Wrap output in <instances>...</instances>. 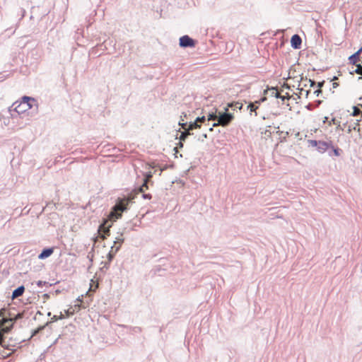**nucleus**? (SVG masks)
I'll list each match as a JSON object with an SVG mask.
<instances>
[{"instance_id": "obj_1", "label": "nucleus", "mask_w": 362, "mask_h": 362, "mask_svg": "<svg viewBox=\"0 0 362 362\" xmlns=\"http://www.w3.org/2000/svg\"><path fill=\"white\" fill-rule=\"evenodd\" d=\"M129 201L125 198H118L116 204L112 207L110 213V217L114 221H116L122 217L124 211L128 209Z\"/></svg>"}, {"instance_id": "obj_2", "label": "nucleus", "mask_w": 362, "mask_h": 362, "mask_svg": "<svg viewBox=\"0 0 362 362\" xmlns=\"http://www.w3.org/2000/svg\"><path fill=\"white\" fill-rule=\"evenodd\" d=\"M228 111V107H225L224 112H218V122L213 124V127L218 126L227 127L231 123L234 119V115Z\"/></svg>"}, {"instance_id": "obj_3", "label": "nucleus", "mask_w": 362, "mask_h": 362, "mask_svg": "<svg viewBox=\"0 0 362 362\" xmlns=\"http://www.w3.org/2000/svg\"><path fill=\"white\" fill-rule=\"evenodd\" d=\"M1 319H0V330L4 329V316L1 315ZM3 339L0 337V359H5L10 357L13 354V350L10 349L8 346H6L3 344Z\"/></svg>"}, {"instance_id": "obj_4", "label": "nucleus", "mask_w": 362, "mask_h": 362, "mask_svg": "<svg viewBox=\"0 0 362 362\" xmlns=\"http://www.w3.org/2000/svg\"><path fill=\"white\" fill-rule=\"evenodd\" d=\"M28 102L35 103H36V100L33 98L29 96H23L22 98V101L17 106L15 107L14 110L18 114L23 113L28 110L27 109V105Z\"/></svg>"}, {"instance_id": "obj_5", "label": "nucleus", "mask_w": 362, "mask_h": 362, "mask_svg": "<svg viewBox=\"0 0 362 362\" xmlns=\"http://www.w3.org/2000/svg\"><path fill=\"white\" fill-rule=\"evenodd\" d=\"M197 43L196 40H194L187 35H185L180 37L179 45L182 48L194 47Z\"/></svg>"}, {"instance_id": "obj_6", "label": "nucleus", "mask_w": 362, "mask_h": 362, "mask_svg": "<svg viewBox=\"0 0 362 362\" xmlns=\"http://www.w3.org/2000/svg\"><path fill=\"white\" fill-rule=\"evenodd\" d=\"M107 220L104 219L103 221L99 225L98 232L99 236L102 239H106L110 235V227L112 225L108 226H106Z\"/></svg>"}, {"instance_id": "obj_7", "label": "nucleus", "mask_w": 362, "mask_h": 362, "mask_svg": "<svg viewBox=\"0 0 362 362\" xmlns=\"http://www.w3.org/2000/svg\"><path fill=\"white\" fill-rule=\"evenodd\" d=\"M152 177L153 173L151 171H148L144 174V183L142 185L139 187V190L140 192H144V188H146V189H148V183L151 182Z\"/></svg>"}, {"instance_id": "obj_8", "label": "nucleus", "mask_w": 362, "mask_h": 362, "mask_svg": "<svg viewBox=\"0 0 362 362\" xmlns=\"http://www.w3.org/2000/svg\"><path fill=\"white\" fill-rule=\"evenodd\" d=\"M302 44V39L298 35H293L291 38V45L295 49H298L300 48Z\"/></svg>"}, {"instance_id": "obj_9", "label": "nucleus", "mask_w": 362, "mask_h": 362, "mask_svg": "<svg viewBox=\"0 0 362 362\" xmlns=\"http://www.w3.org/2000/svg\"><path fill=\"white\" fill-rule=\"evenodd\" d=\"M206 118L204 116L197 117L194 122H190L189 123V127H187V129L192 131L193 129L200 128L201 125L199 124V122H204Z\"/></svg>"}, {"instance_id": "obj_10", "label": "nucleus", "mask_w": 362, "mask_h": 362, "mask_svg": "<svg viewBox=\"0 0 362 362\" xmlns=\"http://www.w3.org/2000/svg\"><path fill=\"white\" fill-rule=\"evenodd\" d=\"M331 143L332 141H318L316 146L317 150L320 153H323L331 146Z\"/></svg>"}, {"instance_id": "obj_11", "label": "nucleus", "mask_w": 362, "mask_h": 362, "mask_svg": "<svg viewBox=\"0 0 362 362\" xmlns=\"http://www.w3.org/2000/svg\"><path fill=\"white\" fill-rule=\"evenodd\" d=\"M54 250V247L44 248L41 251V252L39 254L38 259H45L46 258L50 257L53 254Z\"/></svg>"}, {"instance_id": "obj_12", "label": "nucleus", "mask_w": 362, "mask_h": 362, "mask_svg": "<svg viewBox=\"0 0 362 362\" xmlns=\"http://www.w3.org/2000/svg\"><path fill=\"white\" fill-rule=\"evenodd\" d=\"M362 52V47L354 54L349 57V61L351 64H356L360 60V55Z\"/></svg>"}, {"instance_id": "obj_13", "label": "nucleus", "mask_w": 362, "mask_h": 362, "mask_svg": "<svg viewBox=\"0 0 362 362\" xmlns=\"http://www.w3.org/2000/svg\"><path fill=\"white\" fill-rule=\"evenodd\" d=\"M25 292V287L24 286H20L16 289L13 291L11 298L12 299L17 298L21 296H23V293Z\"/></svg>"}, {"instance_id": "obj_14", "label": "nucleus", "mask_w": 362, "mask_h": 362, "mask_svg": "<svg viewBox=\"0 0 362 362\" xmlns=\"http://www.w3.org/2000/svg\"><path fill=\"white\" fill-rule=\"evenodd\" d=\"M32 313H33V311L30 312L28 308H25L22 312H18L16 314L15 317L16 320H21L24 317L28 318L29 317V315H30Z\"/></svg>"}, {"instance_id": "obj_15", "label": "nucleus", "mask_w": 362, "mask_h": 362, "mask_svg": "<svg viewBox=\"0 0 362 362\" xmlns=\"http://www.w3.org/2000/svg\"><path fill=\"white\" fill-rule=\"evenodd\" d=\"M124 242V238H122V234H120L119 236L115 238V240L114 241V245L115 246V253H117L119 249H120V247L122 245V244Z\"/></svg>"}, {"instance_id": "obj_16", "label": "nucleus", "mask_w": 362, "mask_h": 362, "mask_svg": "<svg viewBox=\"0 0 362 362\" xmlns=\"http://www.w3.org/2000/svg\"><path fill=\"white\" fill-rule=\"evenodd\" d=\"M322 101L320 100H317L314 103H309L306 106L305 108L308 110L312 111L315 108L318 107L321 104Z\"/></svg>"}, {"instance_id": "obj_17", "label": "nucleus", "mask_w": 362, "mask_h": 362, "mask_svg": "<svg viewBox=\"0 0 362 362\" xmlns=\"http://www.w3.org/2000/svg\"><path fill=\"white\" fill-rule=\"evenodd\" d=\"M243 107V104L239 102H232V103H228V105L226 107H228V109L229 107H230L233 110H235V109L242 110Z\"/></svg>"}, {"instance_id": "obj_18", "label": "nucleus", "mask_w": 362, "mask_h": 362, "mask_svg": "<svg viewBox=\"0 0 362 362\" xmlns=\"http://www.w3.org/2000/svg\"><path fill=\"white\" fill-rule=\"evenodd\" d=\"M259 108L258 105H255V103H252L250 102L247 107V110H250V115L252 114V112H255V116L257 115V110Z\"/></svg>"}, {"instance_id": "obj_19", "label": "nucleus", "mask_w": 362, "mask_h": 362, "mask_svg": "<svg viewBox=\"0 0 362 362\" xmlns=\"http://www.w3.org/2000/svg\"><path fill=\"white\" fill-rule=\"evenodd\" d=\"M190 131L191 130H184L182 132H180L181 134L180 137H176V139H179V140H180L181 141H185L188 137V136L191 134Z\"/></svg>"}, {"instance_id": "obj_20", "label": "nucleus", "mask_w": 362, "mask_h": 362, "mask_svg": "<svg viewBox=\"0 0 362 362\" xmlns=\"http://www.w3.org/2000/svg\"><path fill=\"white\" fill-rule=\"evenodd\" d=\"M50 322H46L44 325L39 326L37 329H35L32 334V336H35L40 332H41L47 326H49Z\"/></svg>"}, {"instance_id": "obj_21", "label": "nucleus", "mask_w": 362, "mask_h": 362, "mask_svg": "<svg viewBox=\"0 0 362 362\" xmlns=\"http://www.w3.org/2000/svg\"><path fill=\"white\" fill-rule=\"evenodd\" d=\"M218 112L216 110L215 112H209L208 115V120L217 121L218 122Z\"/></svg>"}, {"instance_id": "obj_22", "label": "nucleus", "mask_w": 362, "mask_h": 362, "mask_svg": "<svg viewBox=\"0 0 362 362\" xmlns=\"http://www.w3.org/2000/svg\"><path fill=\"white\" fill-rule=\"evenodd\" d=\"M115 246H112L111 247V250L108 252L107 255V261L108 262H111L112 261V259H114L115 257V255L116 253H115Z\"/></svg>"}, {"instance_id": "obj_23", "label": "nucleus", "mask_w": 362, "mask_h": 362, "mask_svg": "<svg viewBox=\"0 0 362 362\" xmlns=\"http://www.w3.org/2000/svg\"><path fill=\"white\" fill-rule=\"evenodd\" d=\"M146 189V188H144V192H141V194H142V197L144 199H150L152 196L151 194H146L144 193V190ZM136 194H140V192L139 190V187L136 189Z\"/></svg>"}, {"instance_id": "obj_24", "label": "nucleus", "mask_w": 362, "mask_h": 362, "mask_svg": "<svg viewBox=\"0 0 362 362\" xmlns=\"http://www.w3.org/2000/svg\"><path fill=\"white\" fill-rule=\"evenodd\" d=\"M355 65L357 68L353 72H351V74H353L354 73H356L357 74L362 75V65L360 64H356Z\"/></svg>"}, {"instance_id": "obj_25", "label": "nucleus", "mask_w": 362, "mask_h": 362, "mask_svg": "<svg viewBox=\"0 0 362 362\" xmlns=\"http://www.w3.org/2000/svg\"><path fill=\"white\" fill-rule=\"evenodd\" d=\"M353 110L354 111L351 114L352 116L356 117L358 116V115H362V111L360 109H358L356 106H354Z\"/></svg>"}, {"instance_id": "obj_26", "label": "nucleus", "mask_w": 362, "mask_h": 362, "mask_svg": "<svg viewBox=\"0 0 362 362\" xmlns=\"http://www.w3.org/2000/svg\"><path fill=\"white\" fill-rule=\"evenodd\" d=\"M64 315L61 313L60 315H53L51 318L50 324L54 322H57L59 320H62L64 318Z\"/></svg>"}, {"instance_id": "obj_27", "label": "nucleus", "mask_w": 362, "mask_h": 362, "mask_svg": "<svg viewBox=\"0 0 362 362\" xmlns=\"http://www.w3.org/2000/svg\"><path fill=\"white\" fill-rule=\"evenodd\" d=\"M330 147L332 148L334 156H340V151H341L340 148H339L337 147V148L334 147L332 144H331Z\"/></svg>"}, {"instance_id": "obj_28", "label": "nucleus", "mask_w": 362, "mask_h": 362, "mask_svg": "<svg viewBox=\"0 0 362 362\" xmlns=\"http://www.w3.org/2000/svg\"><path fill=\"white\" fill-rule=\"evenodd\" d=\"M34 107H35V110H37V101L35 103L28 102V104L27 105L28 110H30V109L33 108Z\"/></svg>"}, {"instance_id": "obj_29", "label": "nucleus", "mask_w": 362, "mask_h": 362, "mask_svg": "<svg viewBox=\"0 0 362 362\" xmlns=\"http://www.w3.org/2000/svg\"><path fill=\"white\" fill-rule=\"evenodd\" d=\"M94 247H95V245H93L91 250L88 252V254L87 255V257L90 259V262L93 261Z\"/></svg>"}, {"instance_id": "obj_30", "label": "nucleus", "mask_w": 362, "mask_h": 362, "mask_svg": "<svg viewBox=\"0 0 362 362\" xmlns=\"http://www.w3.org/2000/svg\"><path fill=\"white\" fill-rule=\"evenodd\" d=\"M179 125L184 130H188L187 127H189V123L187 122H179Z\"/></svg>"}, {"instance_id": "obj_31", "label": "nucleus", "mask_w": 362, "mask_h": 362, "mask_svg": "<svg viewBox=\"0 0 362 362\" xmlns=\"http://www.w3.org/2000/svg\"><path fill=\"white\" fill-rule=\"evenodd\" d=\"M317 141H317V140H312V139H310L308 141L309 146H311L312 147H316L317 145Z\"/></svg>"}, {"instance_id": "obj_32", "label": "nucleus", "mask_w": 362, "mask_h": 362, "mask_svg": "<svg viewBox=\"0 0 362 362\" xmlns=\"http://www.w3.org/2000/svg\"><path fill=\"white\" fill-rule=\"evenodd\" d=\"M266 100H267V98L263 97V98H260L259 100L255 101L254 103H255V105L259 106L262 103L264 102Z\"/></svg>"}, {"instance_id": "obj_33", "label": "nucleus", "mask_w": 362, "mask_h": 362, "mask_svg": "<svg viewBox=\"0 0 362 362\" xmlns=\"http://www.w3.org/2000/svg\"><path fill=\"white\" fill-rule=\"evenodd\" d=\"M305 80H307L310 83V87H314L316 85L315 81L313 79H310V78L308 79L307 78H305Z\"/></svg>"}, {"instance_id": "obj_34", "label": "nucleus", "mask_w": 362, "mask_h": 362, "mask_svg": "<svg viewBox=\"0 0 362 362\" xmlns=\"http://www.w3.org/2000/svg\"><path fill=\"white\" fill-rule=\"evenodd\" d=\"M110 262H104V266L101 268L102 271H104V269H107L110 267Z\"/></svg>"}, {"instance_id": "obj_35", "label": "nucleus", "mask_w": 362, "mask_h": 362, "mask_svg": "<svg viewBox=\"0 0 362 362\" xmlns=\"http://www.w3.org/2000/svg\"><path fill=\"white\" fill-rule=\"evenodd\" d=\"M325 83V81H322L318 82L317 83V88H320V89H322V88L324 86Z\"/></svg>"}, {"instance_id": "obj_36", "label": "nucleus", "mask_w": 362, "mask_h": 362, "mask_svg": "<svg viewBox=\"0 0 362 362\" xmlns=\"http://www.w3.org/2000/svg\"><path fill=\"white\" fill-rule=\"evenodd\" d=\"M322 93V89L317 88L316 90L314 91V94L316 95V96H320V95Z\"/></svg>"}, {"instance_id": "obj_37", "label": "nucleus", "mask_w": 362, "mask_h": 362, "mask_svg": "<svg viewBox=\"0 0 362 362\" xmlns=\"http://www.w3.org/2000/svg\"><path fill=\"white\" fill-rule=\"evenodd\" d=\"M272 95L274 96L275 95H280L276 91V89L274 88H272Z\"/></svg>"}, {"instance_id": "obj_38", "label": "nucleus", "mask_w": 362, "mask_h": 362, "mask_svg": "<svg viewBox=\"0 0 362 362\" xmlns=\"http://www.w3.org/2000/svg\"><path fill=\"white\" fill-rule=\"evenodd\" d=\"M183 146H184V144H183V141H181L180 140V141H179V143L177 144V146L176 147H177V148H183Z\"/></svg>"}, {"instance_id": "obj_39", "label": "nucleus", "mask_w": 362, "mask_h": 362, "mask_svg": "<svg viewBox=\"0 0 362 362\" xmlns=\"http://www.w3.org/2000/svg\"><path fill=\"white\" fill-rule=\"evenodd\" d=\"M276 98H280L282 101H284L286 100V97L284 95H275Z\"/></svg>"}, {"instance_id": "obj_40", "label": "nucleus", "mask_w": 362, "mask_h": 362, "mask_svg": "<svg viewBox=\"0 0 362 362\" xmlns=\"http://www.w3.org/2000/svg\"><path fill=\"white\" fill-rule=\"evenodd\" d=\"M37 315H42V313L40 310H38V311L36 313L35 316L34 317V320H37Z\"/></svg>"}, {"instance_id": "obj_41", "label": "nucleus", "mask_w": 362, "mask_h": 362, "mask_svg": "<svg viewBox=\"0 0 362 362\" xmlns=\"http://www.w3.org/2000/svg\"><path fill=\"white\" fill-rule=\"evenodd\" d=\"M332 86H333L334 88H337L339 86V83H337V82H334L332 83Z\"/></svg>"}, {"instance_id": "obj_42", "label": "nucleus", "mask_w": 362, "mask_h": 362, "mask_svg": "<svg viewBox=\"0 0 362 362\" xmlns=\"http://www.w3.org/2000/svg\"><path fill=\"white\" fill-rule=\"evenodd\" d=\"M46 284V282H45V281H39L37 282V285H38L39 286H42V284Z\"/></svg>"}, {"instance_id": "obj_43", "label": "nucleus", "mask_w": 362, "mask_h": 362, "mask_svg": "<svg viewBox=\"0 0 362 362\" xmlns=\"http://www.w3.org/2000/svg\"><path fill=\"white\" fill-rule=\"evenodd\" d=\"M332 122H333V124H337L339 123V122H337L335 118H332Z\"/></svg>"}, {"instance_id": "obj_44", "label": "nucleus", "mask_w": 362, "mask_h": 362, "mask_svg": "<svg viewBox=\"0 0 362 362\" xmlns=\"http://www.w3.org/2000/svg\"><path fill=\"white\" fill-rule=\"evenodd\" d=\"M49 294H47V293H45V294H44V295H43V298H44L45 299L49 298Z\"/></svg>"}, {"instance_id": "obj_45", "label": "nucleus", "mask_w": 362, "mask_h": 362, "mask_svg": "<svg viewBox=\"0 0 362 362\" xmlns=\"http://www.w3.org/2000/svg\"><path fill=\"white\" fill-rule=\"evenodd\" d=\"M338 129H341V130H344V129L341 127V125L339 124V123L337 125V127Z\"/></svg>"}, {"instance_id": "obj_46", "label": "nucleus", "mask_w": 362, "mask_h": 362, "mask_svg": "<svg viewBox=\"0 0 362 362\" xmlns=\"http://www.w3.org/2000/svg\"><path fill=\"white\" fill-rule=\"evenodd\" d=\"M310 93V90H308L305 91L306 98H308V96Z\"/></svg>"}, {"instance_id": "obj_47", "label": "nucleus", "mask_w": 362, "mask_h": 362, "mask_svg": "<svg viewBox=\"0 0 362 362\" xmlns=\"http://www.w3.org/2000/svg\"><path fill=\"white\" fill-rule=\"evenodd\" d=\"M337 79H338V77H337V76H334V77H333V78H332V79H331V81H335V80H337Z\"/></svg>"}, {"instance_id": "obj_48", "label": "nucleus", "mask_w": 362, "mask_h": 362, "mask_svg": "<svg viewBox=\"0 0 362 362\" xmlns=\"http://www.w3.org/2000/svg\"><path fill=\"white\" fill-rule=\"evenodd\" d=\"M174 151L175 153H177L178 152L177 147L174 148Z\"/></svg>"}, {"instance_id": "obj_49", "label": "nucleus", "mask_w": 362, "mask_h": 362, "mask_svg": "<svg viewBox=\"0 0 362 362\" xmlns=\"http://www.w3.org/2000/svg\"><path fill=\"white\" fill-rule=\"evenodd\" d=\"M327 119H328V117H325V120L323 121V122H324V123H325V122L327 121Z\"/></svg>"}, {"instance_id": "obj_50", "label": "nucleus", "mask_w": 362, "mask_h": 362, "mask_svg": "<svg viewBox=\"0 0 362 362\" xmlns=\"http://www.w3.org/2000/svg\"><path fill=\"white\" fill-rule=\"evenodd\" d=\"M155 167H156V165H155L154 164H153V165H150V168H154Z\"/></svg>"}, {"instance_id": "obj_51", "label": "nucleus", "mask_w": 362, "mask_h": 362, "mask_svg": "<svg viewBox=\"0 0 362 362\" xmlns=\"http://www.w3.org/2000/svg\"><path fill=\"white\" fill-rule=\"evenodd\" d=\"M359 122H360L359 119L356 120V125H358L359 124Z\"/></svg>"}, {"instance_id": "obj_52", "label": "nucleus", "mask_w": 362, "mask_h": 362, "mask_svg": "<svg viewBox=\"0 0 362 362\" xmlns=\"http://www.w3.org/2000/svg\"><path fill=\"white\" fill-rule=\"evenodd\" d=\"M51 315H52L51 312H48V313H47V316H49H49H51Z\"/></svg>"}, {"instance_id": "obj_53", "label": "nucleus", "mask_w": 362, "mask_h": 362, "mask_svg": "<svg viewBox=\"0 0 362 362\" xmlns=\"http://www.w3.org/2000/svg\"><path fill=\"white\" fill-rule=\"evenodd\" d=\"M135 329H136V331H138V330H139V331H141L140 327H136Z\"/></svg>"}, {"instance_id": "obj_54", "label": "nucleus", "mask_w": 362, "mask_h": 362, "mask_svg": "<svg viewBox=\"0 0 362 362\" xmlns=\"http://www.w3.org/2000/svg\"><path fill=\"white\" fill-rule=\"evenodd\" d=\"M135 329H136V331H138V330H139V331H141L140 327H136Z\"/></svg>"}, {"instance_id": "obj_55", "label": "nucleus", "mask_w": 362, "mask_h": 362, "mask_svg": "<svg viewBox=\"0 0 362 362\" xmlns=\"http://www.w3.org/2000/svg\"><path fill=\"white\" fill-rule=\"evenodd\" d=\"M351 132V127H349V128L348 129V132L350 133Z\"/></svg>"}, {"instance_id": "obj_56", "label": "nucleus", "mask_w": 362, "mask_h": 362, "mask_svg": "<svg viewBox=\"0 0 362 362\" xmlns=\"http://www.w3.org/2000/svg\"><path fill=\"white\" fill-rule=\"evenodd\" d=\"M97 239H98V238H95L93 239V240H94V242H95V243L97 241Z\"/></svg>"}, {"instance_id": "obj_57", "label": "nucleus", "mask_w": 362, "mask_h": 362, "mask_svg": "<svg viewBox=\"0 0 362 362\" xmlns=\"http://www.w3.org/2000/svg\"><path fill=\"white\" fill-rule=\"evenodd\" d=\"M206 136H207L206 134H204L203 135V137L206 138Z\"/></svg>"}, {"instance_id": "obj_58", "label": "nucleus", "mask_w": 362, "mask_h": 362, "mask_svg": "<svg viewBox=\"0 0 362 362\" xmlns=\"http://www.w3.org/2000/svg\"><path fill=\"white\" fill-rule=\"evenodd\" d=\"M358 80H362V76L358 77Z\"/></svg>"}, {"instance_id": "obj_59", "label": "nucleus", "mask_w": 362, "mask_h": 362, "mask_svg": "<svg viewBox=\"0 0 362 362\" xmlns=\"http://www.w3.org/2000/svg\"><path fill=\"white\" fill-rule=\"evenodd\" d=\"M300 93H301L302 91L304 90V89L303 88H300Z\"/></svg>"}, {"instance_id": "obj_60", "label": "nucleus", "mask_w": 362, "mask_h": 362, "mask_svg": "<svg viewBox=\"0 0 362 362\" xmlns=\"http://www.w3.org/2000/svg\"><path fill=\"white\" fill-rule=\"evenodd\" d=\"M358 100H359L360 101H362V97L359 98H358Z\"/></svg>"}, {"instance_id": "obj_61", "label": "nucleus", "mask_w": 362, "mask_h": 362, "mask_svg": "<svg viewBox=\"0 0 362 362\" xmlns=\"http://www.w3.org/2000/svg\"><path fill=\"white\" fill-rule=\"evenodd\" d=\"M209 130H210V131H212V130H213V127H211V128L209 129Z\"/></svg>"}, {"instance_id": "obj_62", "label": "nucleus", "mask_w": 362, "mask_h": 362, "mask_svg": "<svg viewBox=\"0 0 362 362\" xmlns=\"http://www.w3.org/2000/svg\"><path fill=\"white\" fill-rule=\"evenodd\" d=\"M361 106L362 107V105H361Z\"/></svg>"}]
</instances>
